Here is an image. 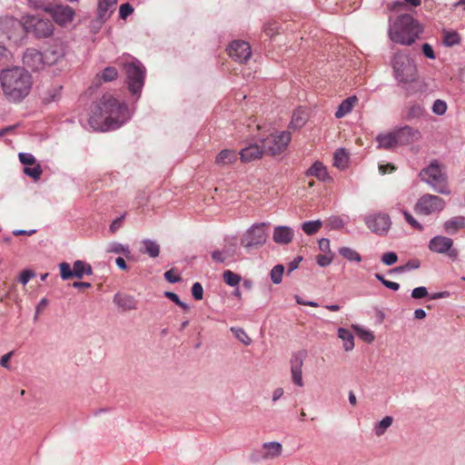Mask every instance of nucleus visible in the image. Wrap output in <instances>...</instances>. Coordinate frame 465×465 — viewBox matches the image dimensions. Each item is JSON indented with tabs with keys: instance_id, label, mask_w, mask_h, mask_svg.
Segmentation results:
<instances>
[{
	"instance_id": "1",
	"label": "nucleus",
	"mask_w": 465,
	"mask_h": 465,
	"mask_svg": "<svg viewBox=\"0 0 465 465\" xmlns=\"http://www.w3.org/2000/svg\"><path fill=\"white\" fill-rule=\"evenodd\" d=\"M127 117V107L111 94H104L92 110L89 124L94 130L104 132L120 127Z\"/></svg>"
},
{
	"instance_id": "2",
	"label": "nucleus",
	"mask_w": 465,
	"mask_h": 465,
	"mask_svg": "<svg viewBox=\"0 0 465 465\" xmlns=\"http://www.w3.org/2000/svg\"><path fill=\"white\" fill-rule=\"evenodd\" d=\"M0 83L5 97L15 103L29 94L33 80L32 75L25 68L15 66L1 72Z\"/></svg>"
},
{
	"instance_id": "3",
	"label": "nucleus",
	"mask_w": 465,
	"mask_h": 465,
	"mask_svg": "<svg viewBox=\"0 0 465 465\" xmlns=\"http://www.w3.org/2000/svg\"><path fill=\"white\" fill-rule=\"evenodd\" d=\"M420 32L421 29L418 22L411 15L404 14L399 15L390 26L389 36L394 43L411 45Z\"/></svg>"
},
{
	"instance_id": "4",
	"label": "nucleus",
	"mask_w": 465,
	"mask_h": 465,
	"mask_svg": "<svg viewBox=\"0 0 465 465\" xmlns=\"http://www.w3.org/2000/svg\"><path fill=\"white\" fill-rule=\"evenodd\" d=\"M421 181L430 185L438 193L450 195L451 191L449 187L447 176L442 172L437 161L423 168L420 173Z\"/></svg>"
},
{
	"instance_id": "5",
	"label": "nucleus",
	"mask_w": 465,
	"mask_h": 465,
	"mask_svg": "<svg viewBox=\"0 0 465 465\" xmlns=\"http://www.w3.org/2000/svg\"><path fill=\"white\" fill-rule=\"evenodd\" d=\"M123 68L126 74L128 89L133 94H138L144 84L145 68L135 58L130 57L123 63Z\"/></svg>"
},
{
	"instance_id": "6",
	"label": "nucleus",
	"mask_w": 465,
	"mask_h": 465,
	"mask_svg": "<svg viewBox=\"0 0 465 465\" xmlns=\"http://www.w3.org/2000/svg\"><path fill=\"white\" fill-rule=\"evenodd\" d=\"M393 69L396 77L402 83H411L416 80L417 68L414 62L403 54H396L393 58Z\"/></svg>"
},
{
	"instance_id": "7",
	"label": "nucleus",
	"mask_w": 465,
	"mask_h": 465,
	"mask_svg": "<svg viewBox=\"0 0 465 465\" xmlns=\"http://www.w3.org/2000/svg\"><path fill=\"white\" fill-rule=\"evenodd\" d=\"M25 26L26 34H32L38 39L52 36L54 29L51 20L37 15H25Z\"/></svg>"
},
{
	"instance_id": "8",
	"label": "nucleus",
	"mask_w": 465,
	"mask_h": 465,
	"mask_svg": "<svg viewBox=\"0 0 465 465\" xmlns=\"http://www.w3.org/2000/svg\"><path fill=\"white\" fill-rule=\"evenodd\" d=\"M446 203L443 198L430 193L421 195L414 205V211L418 215H431L440 213L444 210Z\"/></svg>"
},
{
	"instance_id": "9",
	"label": "nucleus",
	"mask_w": 465,
	"mask_h": 465,
	"mask_svg": "<svg viewBox=\"0 0 465 465\" xmlns=\"http://www.w3.org/2000/svg\"><path fill=\"white\" fill-rule=\"evenodd\" d=\"M25 34V16L23 21L14 17L0 18V36L5 35L9 41L17 44L23 40Z\"/></svg>"
},
{
	"instance_id": "10",
	"label": "nucleus",
	"mask_w": 465,
	"mask_h": 465,
	"mask_svg": "<svg viewBox=\"0 0 465 465\" xmlns=\"http://www.w3.org/2000/svg\"><path fill=\"white\" fill-rule=\"evenodd\" d=\"M292 140L291 133L288 131L275 132L262 141L264 152L275 156L284 152Z\"/></svg>"
},
{
	"instance_id": "11",
	"label": "nucleus",
	"mask_w": 465,
	"mask_h": 465,
	"mask_svg": "<svg viewBox=\"0 0 465 465\" xmlns=\"http://www.w3.org/2000/svg\"><path fill=\"white\" fill-rule=\"evenodd\" d=\"M267 223H261L253 224L241 239V244L246 249L257 248L265 243Z\"/></svg>"
},
{
	"instance_id": "12",
	"label": "nucleus",
	"mask_w": 465,
	"mask_h": 465,
	"mask_svg": "<svg viewBox=\"0 0 465 465\" xmlns=\"http://www.w3.org/2000/svg\"><path fill=\"white\" fill-rule=\"evenodd\" d=\"M452 246L453 240L449 237L441 235H438L431 238L428 245L430 251H431L432 252L447 254L449 258H450L452 261H455L458 257L459 252L458 250L452 248Z\"/></svg>"
},
{
	"instance_id": "13",
	"label": "nucleus",
	"mask_w": 465,
	"mask_h": 465,
	"mask_svg": "<svg viewBox=\"0 0 465 465\" xmlns=\"http://www.w3.org/2000/svg\"><path fill=\"white\" fill-rule=\"evenodd\" d=\"M306 357V352L303 351H300L295 352L290 361L291 363V373H292V381L294 384L299 387H302L304 385L302 381V365L304 359Z\"/></svg>"
},
{
	"instance_id": "14",
	"label": "nucleus",
	"mask_w": 465,
	"mask_h": 465,
	"mask_svg": "<svg viewBox=\"0 0 465 465\" xmlns=\"http://www.w3.org/2000/svg\"><path fill=\"white\" fill-rule=\"evenodd\" d=\"M365 223L370 230L379 234L386 233L391 226L390 217L385 213L369 215Z\"/></svg>"
},
{
	"instance_id": "15",
	"label": "nucleus",
	"mask_w": 465,
	"mask_h": 465,
	"mask_svg": "<svg viewBox=\"0 0 465 465\" xmlns=\"http://www.w3.org/2000/svg\"><path fill=\"white\" fill-rule=\"evenodd\" d=\"M228 54L234 61L243 63L251 57L252 50L247 42L233 41L228 48Z\"/></svg>"
},
{
	"instance_id": "16",
	"label": "nucleus",
	"mask_w": 465,
	"mask_h": 465,
	"mask_svg": "<svg viewBox=\"0 0 465 465\" xmlns=\"http://www.w3.org/2000/svg\"><path fill=\"white\" fill-rule=\"evenodd\" d=\"M399 146L408 145L421 138V134L418 129L405 125L394 130Z\"/></svg>"
},
{
	"instance_id": "17",
	"label": "nucleus",
	"mask_w": 465,
	"mask_h": 465,
	"mask_svg": "<svg viewBox=\"0 0 465 465\" xmlns=\"http://www.w3.org/2000/svg\"><path fill=\"white\" fill-rule=\"evenodd\" d=\"M23 64L34 71L42 70L46 65L43 53L35 48L26 49L23 55Z\"/></svg>"
},
{
	"instance_id": "18",
	"label": "nucleus",
	"mask_w": 465,
	"mask_h": 465,
	"mask_svg": "<svg viewBox=\"0 0 465 465\" xmlns=\"http://www.w3.org/2000/svg\"><path fill=\"white\" fill-rule=\"evenodd\" d=\"M49 14L56 24L65 25L71 23L74 17V10L68 5H56L52 6Z\"/></svg>"
},
{
	"instance_id": "19",
	"label": "nucleus",
	"mask_w": 465,
	"mask_h": 465,
	"mask_svg": "<svg viewBox=\"0 0 465 465\" xmlns=\"http://www.w3.org/2000/svg\"><path fill=\"white\" fill-rule=\"evenodd\" d=\"M117 0H98L97 22L105 23L115 10Z\"/></svg>"
},
{
	"instance_id": "20",
	"label": "nucleus",
	"mask_w": 465,
	"mask_h": 465,
	"mask_svg": "<svg viewBox=\"0 0 465 465\" xmlns=\"http://www.w3.org/2000/svg\"><path fill=\"white\" fill-rule=\"evenodd\" d=\"M46 65L55 64L64 56V48L62 44L54 45L43 53Z\"/></svg>"
},
{
	"instance_id": "21",
	"label": "nucleus",
	"mask_w": 465,
	"mask_h": 465,
	"mask_svg": "<svg viewBox=\"0 0 465 465\" xmlns=\"http://www.w3.org/2000/svg\"><path fill=\"white\" fill-rule=\"evenodd\" d=\"M262 450V458L263 460H273L282 455V445L277 441L264 442Z\"/></svg>"
},
{
	"instance_id": "22",
	"label": "nucleus",
	"mask_w": 465,
	"mask_h": 465,
	"mask_svg": "<svg viewBox=\"0 0 465 465\" xmlns=\"http://www.w3.org/2000/svg\"><path fill=\"white\" fill-rule=\"evenodd\" d=\"M239 153L235 150L223 149L215 157V164L223 167L232 165L238 160Z\"/></svg>"
},
{
	"instance_id": "23",
	"label": "nucleus",
	"mask_w": 465,
	"mask_h": 465,
	"mask_svg": "<svg viewBox=\"0 0 465 465\" xmlns=\"http://www.w3.org/2000/svg\"><path fill=\"white\" fill-rule=\"evenodd\" d=\"M263 153H265L263 148L262 149L257 144H251L242 149L239 154L242 162L249 163L261 158Z\"/></svg>"
},
{
	"instance_id": "24",
	"label": "nucleus",
	"mask_w": 465,
	"mask_h": 465,
	"mask_svg": "<svg viewBox=\"0 0 465 465\" xmlns=\"http://www.w3.org/2000/svg\"><path fill=\"white\" fill-rule=\"evenodd\" d=\"M114 302L124 312L137 309V301L128 294L116 293L114 297Z\"/></svg>"
},
{
	"instance_id": "25",
	"label": "nucleus",
	"mask_w": 465,
	"mask_h": 465,
	"mask_svg": "<svg viewBox=\"0 0 465 465\" xmlns=\"http://www.w3.org/2000/svg\"><path fill=\"white\" fill-rule=\"evenodd\" d=\"M272 237L275 242L287 244L293 239V231L288 226H277L274 228Z\"/></svg>"
},
{
	"instance_id": "26",
	"label": "nucleus",
	"mask_w": 465,
	"mask_h": 465,
	"mask_svg": "<svg viewBox=\"0 0 465 465\" xmlns=\"http://www.w3.org/2000/svg\"><path fill=\"white\" fill-rule=\"evenodd\" d=\"M376 140L379 143V148L389 150L399 146L394 130L387 134H379Z\"/></svg>"
},
{
	"instance_id": "27",
	"label": "nucleus",
	"mask_w": 465,
	"mask_h": 465,
	"mask_svg": "<svg viewBox=\"0 0 465 465\" xmlns=\"http://www.w3.org/2000/svg\"><path fill=\"white\" fill-rule=\"evenodd\" d=\"M357 102L358 98L355 95L350 96L343 100L335 113V117L339 119L344 117L352 110Z\"/></svg>"
},
{
	"instance_id": "28",
	"label": "nucleus",
	"mask_w": 465,
	"mask_h": 465,
	"mask_svg": "<svg viewBox=\"0 0 465 465\" xmlns=\"http://www.w3.org/2000/svg\"><path fill=\"white\" fill-rule=\"evenodd\" d=\"M308 119V114L306 113V110L302 108L296 109L293 114L292 117L289 125L290 129H299L302 127Z\"/></svg>"
},
{
	"instance_id": "29",
	"label": "nucleus",
	"mask_w": 465,
	"mask_h": 465,
	"mask_svg": "<svg viewBox=\"0 0 465 465\" xmlns=\"http://www.w3.org/2000/svg\"><path fill=\"white\" fill-rule=\"evenodd\" d=\"M307 175L314 176L320 181H326L329 175L326 167L320 162L314 163L306 172Z\"/></svg>"
},
{
	"instance_id": "30",
	"label": "nucleus",
	"mask_w": 465,
	"mask_h": 465,
	"mask_svg": "<svg viewBox=\"0 0 465 465\" xmlns=\"http://www.w3.org/2000/svg\"><path fill=\"white\" fill-rule=\"evenodd\" d=\"M143 248L140 249V252L143 253H147L150 257L155 258L160 253V246L154 241L146 239L142 242Z\"/></svg>"
},
{
	"instance_id": "31",
	"label": "nucleus",
	"mask_w": 465,
	"mask_h": 465,
	"mask_svg": "<svg viewBox=\"0 0 465 465\" xmlns=\"http://www.w3.org/2000/svg\"><path fill=\"white\" fill-rule=\"evenodd\" d=\"M338 336L344 341L343 348L346 351H350L354 348V337L350 331L340 328L338 330Z\"/></svg>"
},
{
	"instance_id": "32",
	"label": "nucleus",
	"mask_w": 465,
	"mask_h": 465,
	"mask_svg": "<svg viewBox=\"0 0 465 465\" xmlns=\"http://www.w3.org/2000/svg\"><path fill=\"white\" fill-rule=\"evenodd\" d=\"M465 226V222L462 217H455L453 219L448 220L444 223V229L448 233H455L459 229L463 228Z\"/></svg>"
},
{
	"instance_id": "33",
	"label": "nucleus",
	"mask_w": 465,
	"mask_h": 465,
	"mask_svg": "<svg viewBox=\"0 0 465 465\" xmlns=\"http://www.w3.org/2000/svg\"><path fill=\"white\" fill-rule=\"evenodd\" d=\"M74 277L81 279L84 274L90 275L92 274V268L89 264L85 263L83 261H76L74 263Z\"/></svg>"
},
{
	"instance_id": "34",
	"label": "nucleus",
	"mask_w": 465,
	"mask_h": 465,
	"mask_svg": "<svg viewBox=\"0 0 465 465\" xmlns=\"http://www.w3.org/2000/svg\"><path fill=\"white\" fill-rule=\"evenodd\" d=\"M425 114L424 107L420 104H411L406 114V119L411 121L413 119H420Z\"/></svg>"
},
{
	"instance_id": "35",
	"label": "nucleus",
	"mask_w": 465,
	"mask_h": 465,
	"mask_svg": "<svg viewBox=\"0 0 465 465\" xmlns=\"http://www.w3.org/2000/svg\"><path fill=\"white\" fill-rule=\"evenodd\" d=\"M333 161L335 166L340 169H344L349 161L348 153L344 149H339L334 153Z\"/></svg>"
},
{
	"instance_id": "36",
	"label": "nucleus",
	"mask_w": 465,
	"mask_h": 465,
	"mask_svg": "<svg viewBox=\"0 0 465 465\" xmlns=\"http://www.w3.org/2000/svg\"><path fill=\"white\" fill-rule=\"evenodd\" d=\"M339 253L349 261L360 262L361 261V254L355 250L349 247H341L339 249Z\"/></svg>"
},
{
	"instance_id": "37",
	"label": "nucleus",
	"mask_w": 465,
	"mask_h": 465,
	"mask_svg": "<svg viewBox=\"0 0 465 465\" xmlns=\"http://www.w3.org/2000/svg\"><path fill=\"white\" fill-rule=\"evenodd\" d=\"M393 421L392 417L386 416L384 417L378 424H376L374 428V431L376 436L381 437L386 431V430L391 426Z\"/></svg>"
},
{
	"instance_id": "38",
	"label": "nucleus",
	"mask_w": 465,
	"mask_h": 465,
	"mask_svg": "<svg viewBox=\"0 0 465 465\" xmlns=\"http://www.w3.org/2000/svg\"><path fill=\"white\" fill-rule=\"evenodd\" d=\"M224 282L229 286H237L241 282V276L230 270H226L223 273Z\"/></svg>"
},
{
	"instance_id": "39",
	"label": "nucleus",
	"mask_w": 465,
	"mask_h": 465,
	"mask_svg": "<svg viewBox=\"0 0 465 465\" xmlns=\"http://www.w3.org/2000/svg\"><path fill=\"white\" fill-rule=\"evenodd\" d=\"M460 41L459 34L455 31L443 32V43L447 46H453L458 45Z\"/></svg>"
},
{
	"instance_id": "40",
	"label": "nucleus",
	"mask_w": 465,
	"mask_h": 465,
	"mask_svg": "<svg viewBox=\"0 0 465 465\" xmlns=\"http://www.w3.org/2000/svg\"><path fill=\"white\" fill-rule=\"evenodd\" d=\"M352 328L355 331V332L357 333V335L365 342L371 343L374 341L375 336L372 331H371L369 330H365L357 325H352Z\"/></svg>"
},
{
	"instance_id": "41",
	"label": "nucleus",
	"mask_w": 465,
	"mask_h": 465,
	"mask_svg": "<svg viewBox=\"0 0 465 465\" xmlns=\"http://www.w3.org/2000/svg\"><path fill=\"white\" fill-rule=\"evenodd\" d=\"M322 225L321 221H309L303 223L302 228L306 234L313 235L321 229Z\"/></svg>"
},
{
	"instance_id": "42",
	"label": "nucleus",
	"mask_w": 465,
	"mask_h": 465,
	"mask_svg": "<svg viewBox=\"0 0 465 465\" xmlns=\"http://www.w3.org/2000/svg\"><path fill=\"white\" fill-rule=\"evenodd\" d=\"M118 76V72L114 67H106L101 74H97V79H103L104 82H111L116 79Z\"/></svg>"
},
{
	"instance_id": "43",
	"label": "nucleus",
	"mask_w": 465,
	"mask_h": 465,
	"mask_svg": "<svg viewBox=\"0 0 465 465\" xmlns=\"http://www.w3.org/2000/svg\"><path fill=\"white\" fill-rule=\"evenodd\" d=\"M29 5L34 9H41L47 13L50 12L53 4L46 0H29Z\"/></svg>"
},
{
	"instance_id": "44",
	"label": "nucleus",
	"mask_w": 465,
	"mask_h": 465,
	"mask_svg": "<svg viewBox=\"0 0 465 465\" xmlns=\"http://www.w3.org/2000/svg\"><path fill=\"white\" fill-rule=\"evenodd\" d=\"M283 272L284 267L281 264H278L272 269L270 275L273 283L279 284L282 282Z\"/></svg>"
},
{
	"instance_id": "45",
	"label": "nucleus",
	"mask_w": 465,
	"mask_h": 465,
	"mask_svg": "<svg viewBox=\"0 0 465 465\" xmlns=\"http://www.w3.org/2000/svg\"><path fill=\"white\" fill-rule=\"evenodd\" d=\"M24 173L33 179L38 180L42 174V168L40 164L35 163L33 167L25 166L24 168Z\"/></svg>"
},
{
	"instance_id": "46",
	"label": "nucleus",
	"mask_w": 465,
	"mask_h": 465,
	"mask_svg": "<svg viewBox=\"0 0 465 465\" xmlns=\"http://www.w3.org/2000/svg\"><path fill=\"white\" fill-rule=\"evenodd\" d=\"M231 331L234 333L235 337L245 345L252 342V339L245 332L243 329L232 327Z\"/></svg>"
},
{
	"instance_id": "47",
	"label": "nucleus",
	"mask_w": 465,
	"mask_h": 465,
	"mask_svg": "<svg viewBox=\"0 0 465 465\" xmlns=\"http://www.w3.org/2000/svg\"><path fill=\"white\" fill-rule=\"evenodd\" d=\"M59 268H60L61 278L63 280H68V279L74 277V268L72 269L68 262H61L59 264Z\"/></svg>"
},
{
	"instance_id": "48",
	"label": "nucleus",
	"mask_w": 465,
	"mask_h": 465,
	"mask_svg": "<svg viewBox=\"0 0 465 465\" xmlns=\"http://www.w3.org/2000/svg\"><path fill=\"white\" fill-rule=\"evenodd\" d=\"M108 252H114V253H124L126 256L130 253V251L128 247L124 246L121 243L118 242H113L111 243L107 248Z\"/></svg>"
},
{
	"instance_id": "49",
	"label": "nucleus",
	"mask_w": 465,
	"mask_h": 465,
	"mask_svg": "<svg viewBox=\"0 0 465 465\" xmlns=\"http://www.w3.org/2000/svg\"><path fill=\"white\" fill-rule=\"evenodd\" d=\"M405 221L415 230L422 232L423 226L407 211H403Z\"/></svg>"
},
{
	"instance_id": "50",
	"label": "nucleus",
	"mask_w": 465,
	"mask_h": 465,
	"mask_svg": "<svg viewBox=\"0 0 465 465\" xmlns=\"http://www.w3.org/2000/svg\"><path fill=\"white\" fill-rule=\"evenodd\" d=\"M420 266V262L418 259L410 260L405 265L396 267L393 269L394 272H404L411 269H418Z\"/></svg>"
},
{
	"instance_id": "51",
	"label": "nucleus",
	"mask_w": 465,
	"mask_h": 465,
	"mask_svg": "<svg viewBox=\"0 0 465 465\" xmlns=\"http://www.w3.org/2000/svg\"><path fill=\"white\" fill-rule=\"evenodd\" d=\"M447 104L442 100H436L432 106V112L438 115H442L446 113Z\"/></svg>"
},
{
	"instance_id": "52",
	"label": "nucleus",
	"mask_w": 465,
	"mask_h": 465,
	"mask_svg": "<svg viewBox=\"0 0 465 465\" xmlns=\"http://www.w3.org/2000/svg\"><path fill=\"white\" fill-rule=\"evenodd\" d=\"M19 160L24 165H34L36 163V160L35 156L28 153H19Z\"/></svg>"
},
{
	"instance_id": "53",
	"label": "nucleus",
	"mask_w": 465,
	"mask_h": 465,
	"mask_svg": "<svg viewBox=\"0 0 465 465\" xmlns=\"http://www.w3.org/2000/svg\"><path fill=\"white\" fill-rule=\"evenodd\" d=\"M398 261V256L395 252H385L382 257H381V262L385 264V265H392L394 263H396Z\"/></svg>"
},
{
	"instance_id": "54",
	"label": "nucleus",
	"mask_w": 465,
	"mask_h": 465,
	"mask_svg": "<svg viewBox=\"0 0 465 465\" xmlns=\"http://www.w3.org/2000/svg\"><path fill=\"white\" fill-rule=\"evenodd\" d=\"M232 255V254H230L228 251H214L212 253V258L217 262H224L225 260Z\"/></svg>"
},
{
	"instance_id": "55",
	"label": "nucleus",
	"mask_w": 465,
	"mask_h": 465,
	"mask_svg": "<svg viewBox=\"0 0 465 465\" xmlns=\"http://www.w3.org/2000/svg\"><path fill=\"white\" fill-rule=\"evenodd\" d=\"M134 12V8L128 3L123 4L119 8V15L122 19H126Z\"/></svg>"
},
{
	"instance_id": "56",
	"label": "nucleus",
	"mask_w": 465,
	"mask_h": 465,
	"mask_svg": "<svg viewBox=\"0 0 465 465\" xmlns=\"http://www.w3.org/2000/svg\"><path fill=\"white\" fill-rule=\"evenodd\" d=\"M317 263L322 266L325 267L331 263L332 262V255H330L329 253L324 254H319L316 257Z\"/></svg>"
},
{
	"instance_id": "57",
	"label": "nucleus",
	"mask_w": 465,
	"mask_h": 465,
	"mask_svg": "<svg viewBox=\"0 0 465 465\" xmlns=\"http://www.w3.org/2000/svg\"><path fill=\"white\" fill-rule=\"evenodd\" d=\"M192 294L193 298L197 301H200L203 297V289L200 282L193 283L192 287Z\"/></svg>"
},
{
	"instance_id": "58",
	"label": "nucleus",
	"mask_w": 465,
	"mask_h": 465,
	"mask_svg": "<svg viewBox=\"0 0 465 465\" xmlns=\"http://www.w3.org/2000/svg\"><path fill=\"white\" fill-rule=\"evenodd\" d=\"M427 294L428 292L425 287H417L412 290L411 297L414 299H421L424 298Z\"/></svg>"
},
{
	"instance_id": "59",
	"label": "nucleus",
	"mask_w": 465,
	"mask_h": 465,
	"mask_svg": "<svg viewBox=\"0 0 465 465\" xmlns=\"http://www.w3.org/2000/svg\"><path fill=\"white\" fill-rule=\"evenodd\" d=\"M164 278L166 279V281L172 283L178 282L181 281V277L178 276L173 269L167 271L164 273Z\"/></svg>"
},
{
	"instance_id": "60",
	"label": "nucleus",
	"mask_w": 465,
	"mask_h": 465,
	"mask_svg": "<svg viewBox=\"0 0 465 465\" xmlns=\"http://www.w3.org/2000/svg\"><path fill=\"white\" fill-rule=\"evenodd\" d=\"M35 276V272L30 270H25L20 274V282L23 284H26L33 277Z\"/></svg>"
},
{
	"instance_id": "61",
	"label": "nucleus",
	"mask_w": 465,
	"mask_h": 465,
	"mask_svg": "<svg viewBox=\"0 0 465 465\" xmlns=\"http://www.w3.org/2000/svg\"><path fill=\"white\" fill-rule=\"evenodd\" d=\"M124 219V215L118 217L117 219L113 221V223H111V225L109 227V230L112 233H114L116 231H118L121 228Z\"/></svg>"
},
{
	"instance_id": "62",
	"label": "nucleus",
	"mask_w": 465,
	"mask_h": 465,
	"mask_svg": "<svg viewBox=\"0 0 465 465\" xmlns=\"http://www.w3.org/2000/svg\"><path fill=\"white\" fill-rule=\"evenodd\" d=\"M319 249L324 253L331 252L330 241L326 238H322L319 241Z\"/></svg>"
},
{
	"instance_id": "63",
	"label": "nucleus",
	"mask_w": 465,
	"mask_h": 465,
	"mask_svg": "<svg viewBox=\"0 0 465 465\" xmlns=\"http://www.w3.org/2000/svg\"><path fill=\"white\" fill-rule=\"evenodd\" d=\"M48 304V301L46 298H43L39 303L37 304L36 308H35V320H36L38 318V315L45 309V307L47 306Z\"/></svg>"
},
{
	"instance_id": "64",
	"label": "nucleus",
	"mask_w": 465,
	"mask_h": 465,
	"mask_svg": "<svg viewBox=\"0 0 465 465\" xmlns=\"http://www.w3.org/2000/svg\"><path fill=\"white\" fill-rule=\"evenodd\" d=\"M422 52L424 54V55L430 59H434L435 58V54H434V51L431 47L430 45L429 44H423L422 45Z\"/></svg>"
}]
</instances>
